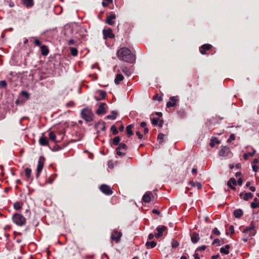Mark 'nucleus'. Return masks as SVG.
I'll return each instance as SVG.
<instances>
[{
  "label": "nucleus",
  "instance_id": "obj_46",
  "mask_svg": "<svg viewBox=\"0 0 259 259\" xmlns=\"http://www.w3.org/2000/svg\"><path fill=\"white\" fill-rule=\"evenodd\" d=\"M235 139V136L234 134H232L230 135V137L227 140V142L231 143L232 141H233Z\"/></svg>",
  "mask_w": 259,
  "mask_h": 259
},
{
  "label": "nucleus",
  "instance_id": "obj_60",
  "mask_svg": "<svg viewBox=\"0 0 259 259\" xmlns=\"http://www.w3.org/2000/svg\"><path fill=\"white\" fill-rule=\"evenodd\" d=\"M136 135L138 136L139 139H142L143 138V135L140 133L139 131L136 132Z\"/></svg>",
  "mask_w": 259,
  "mask_h": 259
},
{
  "label": "nucleus",
  "instance_id": "obj_55",
  "mask_svg": "<svg viewBox=\"0 0 259 259\" xmlns=\"http://www.w3.org/2000/svg\"><path fill=\"white\" fill-rule=\"evenodd\" d=\"M74 105V103L72 101H71V102L67 103L66 105L67 107H68L73 106Z\"/></svg>",
  "mask_w": 259,
  "mask_h": 259
},
{
  "label": "nucleus",
  "instance_id": "obj_26",
  "mask_svg": "<svg viewBox=\"0 0 259 259\" xmlns=\"http://www.w3.org/2000/svg\"><path fill=\"white\" fill-rule=\"evenodd\" d=\"M133 127V124H130L126 127V132L127 137H130L133 135V132L132 130Z\"/></svg>",
  "mask_w": 259,
  "mask_h": 259
},
{
  "label": "nucleus",
  "instance_id": "obj_8",
  "mask_svg": "<svg viewBox=\"0 0 259 259\" xmlns=\"http://www.w3.org/2000/svg\"><path fill=\"white\" fill-rule=\"evenodd\" d=\"M167 230V228L165 226L162 225L159 226L156 228L157 233L155 234V236L157 238H160L163 235V232Z\"/></svg>",
  "mask_w": 259,
  "mask_h": 259
},
{
  "label": "nucleus",
  "instance_id": "obj_18",
  "mask_svg": "<svg viewBox=\"0 0 259 259\" xmlns=\"http://www.w3.org/2000/svg\"><path fill=\"white\" fill-rule=\"evenodd\" d=\"M39 143L41 146H46L49 145V141L46 137L42 136L39 139Z\"/></svg>",
  "mask_w": 259,
  "mask_h": 259
},
{
  "label": "nucleus",
  "instance_id": "obj_56",
  "mask_svg": "<svg viewBox=\"0 0 259 259\" xmlns=\"http://www.w3.org/2000/svg\"><path fill=\"white\" fill-rule=\"evenodd\" d=\"M237 183L239 185L241 186L242 184V179L241 178H239L237 181Z\"/></svg>",
  "mask_w": 259,
  "mask_h": 259
},
{
  "label": "nucleus",
  "instance_id": "obj_16",
  "mask_svg": "<svg viewBox=\"0 0 259 259\" xmlns=\"http://www.w3.org/2000/svg\"><path fill=\"white\" fill-rule=\"evenodd\" d=\"M169 101L167 102L166 103V107L167 108H170L171 107H175L176 105L177 100L176 97L174 96L170 97Z\"/></svg>",
  "mask_w": 259,
  "mask_h": 259
},
{
  "label": "nucleus",
  "instance_id": "obj_61",
  "mask_svg": "<svg viewBox=\"0 0 259 259\" xmlns=\"http://www.w3.org/2000/svg\"><path fill=\"white\" fill-rule=\"evenodd\" d=\"M154 236H155V235H154V234H153L152 233H150L148 235V239L149 240H152L154 238Z\"/></svg>",
  "mask_w": 259,
  "mask_h": 259
},
{
  "label": "nucleus",
  "instance_id": "obj_48",
  "mask_svg": "<svg viewBox=\"0 0 259 259\" xmlns=\"http://www.w3.org/2000/svg\"><path fill=\"white\" fill-rule=\"evenodd\" d=\"M19 98L20 101V105H23L27 100H26V99H25L24 98L20 96H19Z\"/></svg>",
  "mask_w": 259,
  "mask_h": 259
},
{
  "label": "nucleus",
  "instance_id": "obj_29",
  "mask_svg": "<svg viewBox=\"0 0 259 259\" xmlns=\"http://www.w3.org/2000/svg\"><path fill=\"white\" fill-rule=\"evenodd\" d=\"M255 149L252 148V152L244 154L243 155V158L245 160H246L248 159V156H253L255 154Z\"/></svg>",
  "mask_w": 259,
  "mask_h": 259
},
{
  "label": "nucleus",
  "instance_id": "obj_2",
  "mask_svg": "<svg viewBox=\"0 0 259 259\" xmlns=\"http://www.w3.org/2000/svg\"><path fill=\"white\" fill-rule=\"evenodd\" d=\"M80 114L81 117L87 122H90L93 120L94 114L90 108L82 109Z\"/></svg>",
  "mask_w": 259,
  "mask_h": 259
},
{
  "label": "nucleus",
  "instance_id": "obj_44",
  "mask_svg": "<svg viewBox=\"0 0 259 259\" xmlns=\"http://www.w3.org/2000/svg\"><path fill=\"white\" fill-rule=\"evenodd\" d=\"M171 245L173 248H177L179 245V243L177 241L172 240Z\"/></svg>",
  "mask_w": 259,
  "mask_h": 259
},
{
  "label": "nucleus",
  "instance_id": "obj_41",
  "mask_svg": "<svg viewBox=\"0 0 259 259\" xmlns=\"http://www.w3.org/2000/svg\"><path fill=\"white\" fill-rule=\"evenodd\" d=\"M151 120L152 124L153 125L156 126V125H157L158 124L159 118H151Z\"/></svg>",
  "mask_w": 259,
  "mask_h": 259
},
{
  "label": "nucleus",
  "instance_id": "obj_11",
  "mask_svg": "<svg viewBox=\"0 0 259 259\" xmlns=\"http://www.w3.org/2000/svg\"><path fill=\"white\" fill-rule=\"evenodd\" d=\"M230 152V149L227 146H223L220 150L219 153V155L222 157L228 156Z\"/></svg>",
  "mask_w": 259,
  "mask_h": 259
},
{
  "label": "nucleus",
  "instance_id": "obj_35",
  "mask_svg": "<svg viewBox=\"0 0 259 259\" xmlns=\"http://www.w3.org/2000/svg\"><path fill=\"white\" fill-rule=\"evenodd\" d=\"M49 137L51 140L56 141V136L53 132H50L49 133Z\"/></svg>",
  "mask_w": 259,
  "mask_h": 259
},
{
  "label": "nucleus",
  "instance_id": "obj_9",
  "mask_svg": "<svg viewBox=\"0 0 259 259\" xmlns=\"http://www.w3.org/2000/svg\"><path fill=\"white\" fill-rule=\"evenodd\" d=\"M103 34L104 39H106L107 38H113L115 36V35L112 32V29L110 28L107 29H104L103 30Z\"/></svg>",
  "mask_w": 259,
  "mask_h": 259
},
{
  "label": "nucleus",
  "instance_id": "obj_14",
  "mask_svg": "<svg viewBox=\"0 0 259 259\" xmlns=\"http://www.w3.org/2000/svg\"><path fill=\"white\" fill-rule=\"evenodd\" d=\"M116 15L115 14H112L110 15L107 16L106 23L109 25H113L114 24V22L113 21V19H116Z\"/></svg>",
  "mask_w": 259,
  "mask_h": 259
},
{
  "label": "nucleus",
  "instance_id": "obj_39",
  "mask_svg": "<svg viewBox=\"0 0 259 259\" xmlns=\"http://www.w3.org/2000/svg\"><path fill=\"white\" fill-rule=\"evenodd\" d=\"M14 208L15 209L18 210L21 208V205L19 202H16L14 204Z\"/></svg>",
  "mask_w": 259,
  "mask_h": 259
},
{
  "label": "nucleus",
  "instance_id": "obj_22",
  "mask_svg": "<svg viewBox=\"0 0 259 259\" xmlns=\"http://www.w3.org/2000/svg\"><path fill=\"white\" fill-rule=\"evenodd\" d=\"M117 115V112L116 111H112L111 112V114L107 115L106 117V119L114 120L116 118Z\"/></svg>",
  "mask_w": 259,
  "mask_h": 259
},
{
  "label": "nucleus",
  "instance_id": "obj_47",
  "mask_svg": "<svg viewBox=\"0 0 259 259\" xmlns=\"http://www.w3.org/2000/svg\"><path fill=\"white\" fill-rule=\"evenodd\" d=\"M213 233L216 235H218V236H219L220 234H221V233L220 232V231L218 229V228H214L213 229V231H212Z\"/></svg>",
  "mask_w": 259,
  "mask_h": 259
},
{
  "label": "nucleus",
  "instance_id": "obj_31",
  "mask_svg": "<svg viewBox=\"0 0 259 259\" xmlns=\"http://www.w3.org/2000/svg\"><path fill=\"white\" fill-rule=\"evenodd\" d=\"M156 245V243L154 241H147L146 243V246L148 248H154Z\"/></svg>",
  "mask_w": 259,
  "mask_h": 259
},
{
  "label": "nucleus",
  "instance_id": "obj_54",
  "mask_svg": "<svg viewBox=\"0 0 259 259\" xmlns=\"http://www.w3.org/2000/svg\"><path fill=\"white\" fill-rule=\"evenodd\" d=\"M75 44V40L73 39H71L68 41L67 44L68 45H73Z\"/></svg>",
  "mask_w": 259,
  "mask_h": 259
},
{
  "label": "nucleus",
  "instance_id": "obj_45",
  "mask_svg": "<svg viewBox=\"0 0 259 259\" xmlns=\"http://www.w3.org/2000/svg\"><path fill=\"white\" fill-rule=\"evenodd\" d=\"M164 135L162 133H160L158 135L157 139L158 140H160L159 143H161L162 142V140L163 139Z\"/></svg>",
  "mask_w": 259,
  "mask_h": 259
},
{
  "label": "nucleus",
  "instance_id": "obj_6",
  "mask_svg": "<svg viewBox=\"0 0 259 259\" xmlns=\"http://www.w3.org/2000/svg\"><path fill=\"white\" fill-rule=\"evenodd\" d=\"M100 191L106 195H111L113 193V191L111 188L105 184H102L100 187Z\"/></svg>",
  "mask_w": 259,
  "mask_h": 259
},
{
  "label": "nucleus",
  "instance_id": "obj_4",
  "mask_svg": "<svg viewBox=\"0 0 259 259\" xmlns=\"http://www.w3.org/2000/svg\"><path fill=\"white\" fill-rule=\"evenodd\" d=\"M243 232L244 233H249L248 237H245L242 239V240L245 242L248 240V237H251L253 236H254L256 234V231L254 229L253 222H252L250 226L244 229L243 231Z\"/></svg>",
  "mask_w": 259,
  "mask_h": 259
},
{
  "label": "nucleus",
  "instance_id": "obj_27",
  "mask_svg": "<svg viewBox=\"0 0 259 259\" xmlns=\"http://www.w3.org/2000/svg\"><path fill=\"white\" fill-rule=\"evenodd\" d=\"M189 184H190L191 187H196L198 189H200L202 188V185L199 182L195 183L193 181H189Z\"/></svg>",
  "mask_w": 259,
  "mask_h": 259
},
{
  "label": "nucleus",
  "instance_id": "obj_5",
  "mask_svg": "<svg viewBox=\"0 0 259 259\" xmlns=\"http://www.w3.org/2000/svg\"><path fill=\"white\" fill-rule=\"evenodd\" d=\"M45 158L43 156H40L38 161V164L36 168V177L38 178L39 177L40 174L41 172L45 162Z\"/></svg>",
  "mask_w": 259,
  "mask_h": 259
},
{
  "label": "nucleus",
  "instance_id": "obj_64",
  "mask_svg": "<svg viewBox=\"0 0 259 259\" xmlns=\"http://www.w3.org/2000/svg\"><path fill=\"white\" fill-rule=\"evenodd\" d=\"M193 256L195 259H200V257H199V255L198 253H195L193 255Z\"/></svg>",
  "mask_w": 259,
  "mask_h": 259
},
{
  "label": "nucleus",
  "instance_id": "obj_12",
  "mask_svg": "<svg viewBox=\"0 0 259 259\" xmlns=\"http://www.w3.org/2000/svg\"><path fill=\"white\" fill-rule=\"evenodd\" d=\"M151 197H153V195L151 192L147 191L143 195L142 200L146 203L150 202L151 200Z\"/></svg>",
  "mask_w": 259,
  "mask_h": 259
},
{
  "label": "nucleus",
  "instance_id": "obj_23",
  "mask_svg": "<svg viewBox=\"0 0 259 259\" xmlns=\"http://www.w3.org/2000/svg\"><path fill=\"white\" fill-rule=\"evenodd\" d=\"M230 248V245L227 244L225 245V247H222L220 248V252L221 253L228 254L229 253V249Z\"/></svg>",
  "mask_w": 259,
  "mask_h": 259
},
{
  "label": "nucleus",
  "instance_id": "obj_1",
  "mask_svg": "<svg viewBox=\"0 0 259 259\" xmlns=\"http://www.w3.org/2000/svg\"><path fill=\"white\" fill-rule=\"evenodd\" d=\"M117 56L119 59L131 63L134 62L136 59L131 51L125 47L119 49L117 52Z\"/></svg>",
  "mask_w": 259,
  "mask_h": 259
},
{
  "label": "nucleus",
  "instance_id": "obj_10",
  "mask_svg": "<svg viewBox=\"0 0 259 259\" xmlns=\"http://www.w3.org/2000/svg\"><path fill=\"white\" fill-rule=\"evenodd\" d=\"M106 107H107V105L105 103H101L96 110V113L98 115H103L106 113L107 112Z\"/></svg>",
  "mask_w": 259,
  "mask_h": 259
},
{
  "label": "nucleus",
  "instance_id": "obj_58",
  "mask_svg": "<svg viewBox=\"0 0 259 259\" xmlns=\"http://www.w3.org/2000/svg\"><path fill=\"white\" fill-rule=\"evenodd\" d=\"M152 212L153 213L157 214L158 215H159L160 213V212L159 210H158L157 209H153L152 210Z\"/></svg>",
  "mask_w": 259,
  "mask_h": 259
},
{
  "label": "nucleus",
  "instance_id": "obj_52",
  "mask_svg": "<svg viewBox=\"0 0 259 259\" xmlns=\"http://www.w3.org/2000/svg\"><path fill=\"white\" fill-rule=\"evenodd\" d=\"M215 244H217L218 246H220V240L218 238L215 239L213 242H212V245H214Z\"/></svg>",
  "mask_w": 259,
  "mask_h": 259
},
{
  "label": "nucleus",
  "instance_id": "obj_34",
  "mask_svg": "<svg viewBox=\"0 0 259 259\" xmlns=\"http://www.w3.org/2000/svg\"><path fill=\"white\" fill-rule=\"evenodd\" d=\"M25 176L27 178L31 177V169L30 168L27 167L25 169Z\"/></svg>",
  "mask_w": 259,
  "mask_h": 259
},
{
  "label": "nucleus",
  "instance_id": "obj_24",
  "mask_svg": "<svg viewBox=\"0 0 259 259\" xmlns=\"http://www.w3.org/2000/svg\"><path fill=\"white\" fill-rule=\"evenodd\" d=\"M40 50L42 55L47 56L48 55L49 50L46 46L42 45L40 46Z\"/></svg>",
  "mask_w": 259,
  "mask_h": 259
},
{
  "label": "nucleus",
  "instance_id": "obj_63",
  "mask_svg": "<svg viewBox=\"0 0 259 259\" xmlns=\"http://www.w3.org/2000/svg\"><path fill=\"white\" fill-rule=\"evenodd\" d=\"M163 120H159V123H158V126L160 127H161L163 126Z\"/></svg>",
  "mask_w": 259,
  "mask_h": 259
},
{
  "label": "nucleus",
  "instance_id": "obj_37",
  "mask_svg": "<svg viewBox=\"0 0 259 259\" xmlns=\"http://www.w3.org/2000/svg\"><path fill=\"white\" fill-rule=\"evenodd\" d=\"M121 71L126 75L130 76L131 74V71L128 70V68L126 67H123L121 69Z\"/></svg>",
  "mask_w": 259,
  "mask_h": 259
},
{
  "label": "nucleus",
  "instance_id": "obj_51",
  "mask_svg": "<svg viewBox=\"0 0 259 259\" xmlns=\"http://www.w3.org/2000/svg\"><path fill=\"white\" fill-rule=\"evenodd\" d=\"M178 115L181 117H184L185 116L186 113L184 110H181L178 111Z\"/></svg>",
  "mask_w": 259,
  "mask_h": 259
},
{
  "label": "nucleus",
  "instance_id": "obj_57",
  "mask_svg": "<svg viewBox=\"0 0 259 259\" xmlns=\"http://www.w3.org/2000/svg\"><path fill=\"white\" fill-rule=\"evenodd\" d=\"M229 230L231 232V233H234V226H232V225H231L230 227H229Z\"/></svg>",
  "mask_w": 259,
  "mask_h": 259
},
{
  "label": "nucleus",
  "instance_id": "obj_53",
  "mask_svg": "<svg viewBox=\"0 0 259 259\" xmlns=\"http://www.w3.org/2000/svg\"><path fill=\"white\" fill-rule=\"evenodd\" d=\"M34 44H35L36 46H39V47H40V46H42V45H41V42H40V41L38 39H35V41H34Z\"/></svg>",
  "mask_w": 259,
  "mask_h": 259
},
{
  "label": "nucleus",
  "instance_id": "obj_49",
  "mask_svg": "<svg viewBox=\"0 0 259 259\" xmlns=\"http://www.w3.org/2000/svg\"><path fill=\"white\" fill-rule=\"evenodd\" d=\"M206 248V246L205 245H202V246H199L198 247L196 251H203V250H204Z\"/></svg>",
  "mask_w": 259,
  "mask_h": 259
},
{
  "label": "nucleus",
  "instance_id": "obj_20",
  "mask_svg": "<svg viewBox=\"0 0 259 259\" xmlns=\"http://www.w3.org/2000/svg\"><path fill=\"white\" fill-rule=\"evenodd\" d=\"M23 4L25 6L29 8L33 6L34 2L33 0H23Z\"/></svg>",
  "mask_w": 259,
  "mask_h": 259
},
{
  "label": "nucleus",
  "instance_id": "obj_3",
  "mask_svg": "<svg viewBox=\"0 0 259 259\" xmlns=\"http://www.w3.org/2000/svg\"><path fill=\"white\" fill-rule=\"evenodd\" d=\"M12 220L13 222L17 226H23L25 225L26 219L21 214L15 213L12 216Z\"/></svg>",
  "mask_w": 259,
  "mask_h": 259
},
{
  "label": "nucleus",
  "instance_id": "obj_50",
  "mask_svg": "<svg viewBox=\"0 0 259 259\" xmlns=\"http://www.w3.org/2000/svg\"><path fill=\"white\" fill-rule=\"evenodd\" d=\"M153 99L160 102L162 100V98L161 96H159L158 95H156L153 97Z\"/></svg>",
  "mask_w": 259,
  "mask_h": 259
},
{
  "label": "nucleus",
  "instance_id": "obj_62",
  "mask_svg": "<svg viewBox=\"0 0 259 259\" xmlns=\"http://www.w3.org/2000/svg\"><path fill=\"white\" fill-rule=\"evenodd\" d=\"M146 124H147V123L146 122L143 121V122H141L140 126L142 127H145Z\"/></svg>",
  "mask_w": 259,
  "mask_h": 259
},
{
  "label": "nucleus",
  "instance_id": "obj_15",
  "mask_svg": "<svg viewBox=\"0 0 259 259\" xmlns=\"http://www.w3.org/2000/svg\"><path fill=\"white\" fill-rule=\"evenodd\" d=\"M190 236L191 240L194 244L197 243L200 240L199 235L197 233L194 232L192 234H190Z\"/></svg>",
  "mask_w": 259,
  "mask_h": 259
},
{
  "label": "nucleus",
  "instance_id": "obj_19",
  "mask_svg": "<svg viewBox=\"0 0 259 259\" xmlns=\"http://www.w3.org/2000/svg\"><path fill=\"white\" fill-rule=\"evenodd\" d=\"M231 182H232V184L234 185H237V182L236 181V180L234 178H231L229 181L227 183V185L232 190H235L236 189V188L232 186V185H231Z\"/></svg>",
  "mask_w": 259,
  "mask_h": 259
},
{
  "label": "nucleus",
  "instance_id": "obj_17",
  "mask_svg": "<svg viewBox=\"0 0 259 259\" xmlns=\"http://www.w3.org/2000/svg\"><path fill=\"white\" fill-rule=\"evenodd\" d=\"M211 46L209 44H204L199 49L200 52L202 54H205V51L210 49Z\"/></svg>",
  "mask_w": 259,
  "mask_h": 259
},
{
  "label": "nucleus",
  "instance_id": "obj_43",
  "mask_svg": "<svg viewBox=\"0 0 259 259\" xmlns=\"http://www.w3.org/2000/svg\"><path fill=\"white\" fill-rule=\"evenodd\" d=\"M250 206H251V207L252 208H255L259 207V202H251V204H250Z\"/></svg>",
  "mask_w": 259,
  "mask_h": 259
},
{
  "label": "nucleus",
  "instance_id": "obj_59",
  "mask_svg": "<svg viewBox=\"0 0 259 259\" xmlns=\"http://www.w3.org/2000/svg\"><path fill=\"white\" fill-rule=\"evenodd\" d=\"M252 169H253V170L254 172H257V169H258L257 166V165H255V164H254V165H252Z\"/></svg>",
  "mask_w": 259,
  "mask_h": 259
},
{
  "label": "nucleus",
  "instance_id": "obj_33",
  "mask_svg": "<svg viewBox=\"0 0 259 259\" xmlns=\"http://www.w3.org/2000/svg\"><path fill=\"white\" fill-rule=\"evenodd\" d=\"M120 138L119 136L115 137L113 139V144L115 146L118 145L120 144Z\"/></svg>",
  "mask_w": 259,
  "mask_h": 259
},
{
  "label": "nucleus",
  "instance_id": "obj_28",
  "mask_svg": "<svg viewBox=\"0 0 259 259\" xmlns=\"http://www.w3.org/2000/svg\"><path fill=\"white\" fill-rule=\"evenodd\" d=\"M220 141L218 140V139L216 137H214V138H213L210 142V143H209V145L211 147H214L215 145L216 144H220Z\"/></svg>",
  "mask_w": 259,
  "mask_h": 259
},
{
  "label": "nucleus",
  "instance_id": "obj_32",
  "mask_svg": "<svg viewBox=\"0 0 259 259\" xmlns=\"http://www.w3.org/2000/svg\"><path fill=\"white\" fill-rule=\"evenodd\" d=\"M253 196V195L250 192L245 193L244 196L243 197V199L245 201H247L249 199L252 198Z\"/></svg>",
  "mask_w": 259,
  "mask_h": 259
},
{
  "label": "nucleus",
  "instance_id": "obj_36",
  "mask_svg": "<svg viewBox=\"0 0 259 259\" xmlns=\"http://www.w3.org/2000/svg\"><path fill=\"white\" fill-rule=\"evenodd\" d=\"M71 54L73 56H76L77 55L78 51L75 48H70Z\"/></svg>",
  "mask_w": 259,
  "mask_h": 259
},
{
  "label": "nucleus",
  "instance_id": "obj_25",
  "mask_svg": "<svg viewBox=\"0 0 259 259\" xmlns=\"http://www.w3.org/2000/svg\"><path fill=\"white\" fill-rule=\"evenodd\" d=\"M123 76L121 74H117L114 79V82L116 84H119L120 82L123 79Z\"/></svg>",
  "mask_w": 259,
  "mask_h": 259
},
{
  "label": "nucleus",
  "instance_id": "obj_30",
  "mask_svg": "<svg viewBox=\"0 0 259 259\" xmlns=\"http://www.w3.org/2000/svg\"><path fill=\"white\" fill-rule=\"evenodd\" d=\"M19 96L24 98L26 100H28L30 98V94L26 91H22L20 92Z\"/></svg>",
  "mask_w": 259,
  "mask_h": 259
},
{
  "label": "nucleus",
  "instance_id": "obj_42",
  "mask_svg": "<svg viewBox=\"0 0 259 259\" xmlns=\"http://www.w3.org/2000/svg\"><path fill=\"white\" fill-rule=\"evenodd\" d=\"M7 86V83L6 80H2L0 81V88H6Z\"/></svg>",
  "mask_w": 259,
  "mask_h": 259
},
{
  "label": "nucleus",
  "instance_id": "obj_7",
  "mask_svg": "<svg viewBox=\"0 0 259 259\" xmlns=\"http://www.w3.org/2000/svg\"><path fill=\"white\" fill-rule=\"evenodd\" d=\"M127 149V146L123 143H121L118 145V146L116 148V152L117 155L118 156H124L125 155V153H123L121 152V150H126Z\"/></svg>",
  "mask_w": 259,
  "mask_h": 259
},
{
  "label": "nucleus",
  "instance_id": "obj_38",
  "mask_svg": "<svg viewBox=\"0 0 259 259\" xmlns=\"http://www.w3.org/2000/svg\"><path fill=\"white\" fill-rule=\"evenodd\" d=\"M110 130L112 131L113 135H116L118 133V131L117 130L116 127L115 125L111 126Z\"/></svg>",
  "mask_w": 259,
  "mask_h": 259
},
{
  "label": "nucleus",
  "instance_id": "obj_13",
  "mask_svg": "<svg viewBox=\"0 0 259 259\" xmlns=\"http://www.w3.org/2000/svg\"><path fill=\"white\" fill-rule=\"evenodd\" d=\"M122 234L120 232H118L117 231H114L112 233L111 238L113 240H115L116 242H118L120 239Z\"/></svg>",
  "mask_w": 259,
  "mask_h": 259
},
{
  "label": "nucleus",
  "instance_id": "obj_21",
  "mask_svg": "<svg viewBox=\"0 0 259 259\" xmlns=\"http://www.w3.org/2000/svg\"><path fill=\"white\" fill-rule=\"evenodd\" d=\"M233 214L235 218L239 219L243 215V211L241 209H237L234 210Z\"/></svg>",
  "mask_w": 259,
  "mask_h": 259
},
{
  "label": "nucleus",
  "instance_id": "obj_40",
  "mask_svg": "<svg viewBox=\"0 0 259 259\" xmlns=\"http://www.w3.org/2000/svg\"><path fill=\"white\" fill-rule=\"evenodd\" d=\"M100 96L101 99H104L106 97V92L104 91H99Z\"/></svg>",
  "mask_w": 259,
  "mask_h": 259
}]
</instances>
